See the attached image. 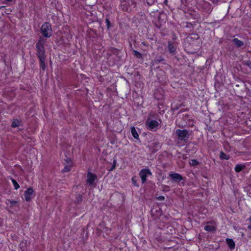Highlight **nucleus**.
I'll list each match as a JSON object with an SVG mask.
<instances>
[{"instance_id":"4","label":"nucleus","mask_w":251,"mask_h":251,"mask_svg":"<svg viewBox=\"0 0 251 251\" xmlns=\"http://www.w3.org/2000/svg\"><path fill=\"white\" fill-rule=\"evenodd\" d=\"M151 114H150L146 120V126L148 129L155 131L159 128V124L156 121L151 119Z\"/></svg>"},{"instance_id":"38","label":"nucleus","mask_w":251,"mask_h":251,"mask_svg":"<svg viewBox=\"0 0 251 251\" xmlns=\"http://www.w3.org/2000/svg\"><path fill=\"white\" fill-rule=\"evenodd\" d=\"M7 2H10L12 1V0H5Z\"/></svg>"},{"instance_id":"37","label":"nucleus","mask_w":251,"mask_h":251,"mask_svg":"<svg viewBox=\"0 0 251 251\" xmlns=\"http://www.w3.org/2000/svg\"><path fill=\"white\" fill-rule=\"evenodd\" d=\"M163 59H159V60H156V61H158L159 62H161V61H163Z\"/></svg>"},{"instance_id":"15","label":"nucleus","mask_w":251,"mask_h":251,"mask_svg":"<svg viewBox=\"0 0 251 251\" xmlns=\"http://www.w3.org/2000/svg\"><path fill=\"white\" fill-rule=\"evenodd\" d=\"M204 229L205 230L208 232H214L216 229L215 226L210 225L205 226L204 227Z\"/></svg>"},{"instance_id":"1","label":"nucleus","mask_w":251,"mask_h":251,"mask_svg":"<svg viewBox=\"0 0 251 251\" xmlns=\"http://www.w3.org/2000/svg\"><path fill=\"white\" fill-rule=\"evenodd\" d=\"M45 41L44 39L42 37H40L35 46L36 55L39 60L40 67L43 71L45 70L47 67L45 63L46 55L45 54Z\"/></svg>"},{"instance_id":"32","label":"nucleus","mask_w":251,"mask_h":251,"mask_svg":"<svg viewBox=\"0 0 251 251\" xmlns=\"http://www.w3.org/2000/svg\"><path fill=\"white\" fill-rule=\"evenodd\" d=\"M155 0H152L151 1H150V0H147V1L149 5H151L154 3Z\"/></svg>"},{"instance_id":"26","label":"nucleus","mask_w":251,"mask_h":251,"mask_svg":"<svg viewBox=\"0 0 251 251\" xmlns=\"http://www.w3.org/2000/svg\"><path fill=\"white\" fill-rule=\"evenodd\" d=\"M243 65L249 67L250 68V69H251V60L244 61L243 62Z\"/></svg>"},{"instance_id":"12","label":"nucleus","mask_w":251,"mask_h":251,"mask_svg":"<svg viewBox=\"0 0 251 251\" xmlns=\"http://www.w3.org/2000/svg\"><path fill=\"white\" fill-rule=\"evenodd\" d=\"M151 214L154 219H156L158 218L162 215V213L160 208H158V209H152L151 210Z\"/></svg>"},{"instance_id":"3","label":"nucleus","mask_w":251,"mask_h":251,"mask_svg":"<svg viewBox=\"0 0 251 251\" xmlns=\"http://www.w3.org/2000/svg\"><path fill=\"white\" fill-rule=\"evenodd\" d=\"M176 134L177 136V140L179 141L186 142L190 137V134L185 129H176Z\"/></svg>"},{"instance_id":"33","label":"nucleus","mask_w":251,"mask_h":251,"mask_svg":"<svg viewBox=\"0 0 251 251\" xmlns=\"http://www.w3.org/2000/svg\"><path fill=\"white\" fill-rule=\"evenodd\" d=\"M157 200L159 201H163L165 200V197L163 196H160L157 198Z\"/></svg>"},{"instance_id":"18","label":"nucleus","mask_w":251,"mask_h":251,"mask_svg":"<svg viewBox=\"0 0 251 251\" xmlns=\"http://www.w3.org/2000/svg\"><path fill=\"white\" fill-rule=\"evenodd\" d=\"M220 158L221 159L228 160L230 158V156L221 151L220 153Z\"/></svg>"},{"instance_id":"31","label":"nucleus","mask_w":251,"mask_h":251,"mask_svg":"<svg viewBox=\"0 0 251 251\" xmlns=\"http://www.w3.org/2000/svg\"><path fill=\"white\" fill-rule=\"evenodd\" d=\"M116 163V160H114V162H113V164L112 165V166H111V167L109 169V171H113L115 168Z\"/></svg>"},{"instance_id":"22","label":"nucleus","mask_w":251,"mask_h":251,"mask_svg":"<svg viewBox=\"0 0 251 251\" xmlns=\"http://www.w3.org/2000/svg\"><path fill=\"white\" fill-rule=\"evenodd\" d=\"M133 54L135 57H136L138 59H141L143 58L142 54L139 51L134 50H133Z\"/></svg>"},{"instance_id":"13","label":"nucleus","mask_w":251,"mask_h":251,"mask_svg":"<svg viewBox=\"0 0 251 251\" xmlns=\"http://www.w3.org/2000/svg\"><path fill=\"white\" fill-rule=\"evenodd\" d=\"M226 243L230 250H233L235 247V244L233 239L230 238L226 239Z\"/></svg>"},{"instance_id":"35","label":"nucleus","mask_w":251,"mask_h":251,"mask_svg":"<svg viewBox=\"0 0 251 251\" xmlns=\"http://www.w3.org/2000/svg\"><path fill=\"white\" fill-rule=\"evenodd\" d=\"M178 108H179V106H175L174 107H172V109L174 111L178 110Z\"/></svg>"},{"instance_id":"6","label":"nucleus","mask_w":251,"mask_h":251,"mask_svg":"<svg viewBox=\"0 0 251 251\" xmlns=\"http://www.w3.org/2000/svg\"><path fill=\"white\" fill-rule=\"evenodd\" d=\"M41 31L42 35L45 37L49 38L52 35L51 25L47 22H46L42 25Z\"/></svg>"},{"instance_id":"2","label":"nucleus","mask_w":251,"mask_h":251,"mask_svg":"<svg viewBox=\"0 0 251 251\" xmlns=\"http://www.w3.org/2000/svg\"><path fill=\"white\" fill-rule=\"evenodd\" d=\"M122 9L126 12L132 11L136 7V3L132 0H123L121 2Z\"/></svg>"},{"instance_id":"36","label":"nucleus","mask_w":251,"mask_h":251,"mask_svg":"<svg viewBox=\"0 0 251 251\" xmlns=\"http://www.w3.org/2000/svg\"><path fill=\"white\" fill-rule=\"evenodd\" d=\"M248 228L251 229V224L248 226Z\"/></svg>"},{"instance_id":"8","label":"nucleus","mask_w":251,"mask_h":251,"mask_svg":"<svg viewBox=\"0 0 251 251\" xmlns=\"http://www.w3.org/2000/svg\"><path fill=\"white\" fill-rule=\"evenodd\" d=\"M33 192H34V190L31 188H28L25 192L24 196H25V200L26 201H30L31 200V199L33 197Z\"/></svg>"},{"instance_id":"21","label":"nucleus","mask_w":251,"mask_h":251,"mask_svg":"<svg viewBox=\"0 0 251 251\" xmlns=\"http://www.w3.org/2000/svg\"><path fill=\"white\" fill-rule=\"evenodd\" d=\"M111 53L116 56H118L120 53V50L116 48H111L110 50Z\"/></svg>"},{"instance_id":"24","label":"nucleus","mask_w":251,"mask_h":251,"mask_svg":"<svg viewBox=\"0 0 251 251\" xmlns=\"http://www.w3.org/2000/svg\"><path fill=\"white\" fill-rule=\"evenodd\" d=\"M20 126V121L19 120H14L12 123L11 126L12 127H17Z\"/></svg>"},{"instance_id":"17","label":"nucleus","mask_w":251,"mask_h":251,"mask_svg":"<svg viewBox=\"0 0 251 251\" xmlns=\"http://www.w3.org/2000/svg\"><path fill=\"white\" fill-rule=\"evenodd\" d=\"M245 168V166L242 164H237L235 167V171L237 173L240 172Z\"/></svg>"},{"instance_id":"34","label":"nucleus","mask_w":251,"mask_h":251,"mask_svg":"<svg viewBox=\"0 0 251 251\" xmlns=\"http://www.w3.org/2000/svg\"><path fill=\"white\" fill-rule=\"evenodd\" d=\"M192 26V25L190 23H186L185 27L187 28H191Z\"/></svg>"},{"instance_id":"30","label":"nucleus","mask_w":251,"mask_h":251,"mask_svg":"<svg viewBox=\"0 0 251 251\" xmlns=\"http://www.w3.org/2000/svg\"><path fill=\"white\" fill-rule=\"evenodd\" d=\"M71 167L68 166H65L64 168L62 170L63 173L68 172L70 171Z\"/></svg>"},{"instance_id":"23","label":"nucleus","mask_w":251,"mask_h":251,"mask_svg":"<svg viewBox=\"0 0 251 251\" xmlns=\"http://www.w3.org/2000/svg\"><path fill=\"white\" fill-rule=\"evenodd\" d=\"M19 247L22 251H24L26 249V242L22 241L19 244Z\"/></svg>"},{"instance_id":"7","label":"nucleus","mask_w":251,"mask_h":251,"mask_svg":"<svg viewBox=\"0 0 251 251\" xmlns=\"http://www.w3.org/2000/svg\"><path fill=\"white\" fill-rule=\"evenodd\" d=\"M139 175L142 183H145L147 181V176H151L152 173L149 169H143L140 171Z\"/></svg>"},{"instance_id":"25","label":"nucleus","mask_w":251,"mask_h":251,"mask_svg":"<svg viewBox=\"0 0 251 251\" xmlns=\"http://www.w3.org/2000/svg\"><path fill=\"white\" fill-rule=\"evenodd\" d=\"M190 164L193 166H196L199 164V162L197 159H192L190 162Z\"/></svg>"},{"instance_id":"10","label":"nucleus","mask_w":251,"mask_h":251,"mask_svg":"<svg viewBox=\"0 0 251 251\" xmlns=\"http://www.w3.org/2000/svg\"><path fill=\"white\" fill-rule=\"evenodd\" d=\"M170 178L175 182L178 183L183 179V177L178 173H171L169 175Z\"/></svg>"},{"instance_id":"5","label":"nucleus","mask_w":251,"mask_h":251,"mask_svg":"<svg viewBox=\"0 0 251 251\" xmlns=\"http://www.w3.org/2000/svg\"><path fill=\"white\" fill-rule=\"evenodd\" d=\"M199 7L202 12L209 14L212 11L213 8L211 4L205 0H201L199 3Z\"/></svg>"},{"instance_id":"27","label":"nucleus","mask_w":251,"mask_h":251,"mask_svg":"<svg viewBox=\"0 0 251 251\" xmlns=\"http://www.w3.org/2000/svg\"><path fill=\"white\" fill-rule=\"evenodd\" d=\"M105 23L106 24V27H107V29H109L111 26V23H110L109 18H106Z\"/></svg>"},{"instance_id":"28","label":"nucleus","mask_w":251,"mask_h":251,"mask_svg":"<svg viewBox=\"0 0 251 251\" xmlns=\"http://www.w3.org/2000/svg\"><path fill=\"white\" fill-rule=\"evenodd\" d=\"M131 180H132V183L133 184V185L134 186H137V187L139 186V185H138V184L137 182L136 179V177H132Z\"/></svg>"},{"instance_id":"19","label":"nucleus","mask_w":251,"mask_h":251,"mask_svg":"<svg viewBox=\"0 0 251 251\" xmlns=\"http://www.w3.org/2000/svg\"><path fill=\"white\" fill-rule=\"evenodd\" d=\"M17 201H11L10 200L7 199L6 201V203L8 204L9 203L10 205L9 207L12 208L13 206L15 205L17 203Z\"/></svg>"},{"instance_id":"9","label":"nucleus","mask_w":251,"mask_h":251,"mask_svg":"<svg viewBox=\"0 0 251 251\" xmlns=\"http://www.w3.org/2000/svg\"><path fill=\"white\" fill-rule=\"evenodd\" d=\"M87 183L90 186H92L94 184L95 180L97 179V176L95 174L89 172L87 174Z\"/></svg>"},{"instance_id":"20","label":"nucleus","mask_w":251,"mask_h":251,"mask_svg":"<svg viewBox=\"0 0 251 251\" xmlns=\"http://www.w3.org/2000/svg\"><path fill=\"white\" fill-rule=\"evenodd\" d=\"M10 179L11 180L15 189L18 190L20 188V185L19 184L17 183L16 180L13 179L12 177H10Z\"/></svg>"},{"instance_id":"29","label":"nucleus","mask_w":251,"mask_h":251,"mask_svg":"<svg viewBox=\"0 0 251 251\" xmlns=\"http://www.w3.org/2000/svg\"><path fill=\"white\" fill-rule=\"evenodd\" d=\"M82 201V195L78 194L76 197V201L77 203H80Z\"/></svg>"},{"instance_id":"11","label":"nucleus","mask_w":251,"mask_h":251,"mask_svg":"<svg viewBox=\"0 0 251 251\" xmlns=\"http://www.w3.org/2000/svg\"><path fill=\"white\" fill-rule=\"evenodd\" d=\"M168 50L172 55H175L176 53V47L171 41L168 42Z\"/></svg>"},{"instance_id":"16","label":"nucleus","mask_w":251,"mask_h":251,"mask_svg":"<svg viewBox=\"0 0 251 251\" xmlns=\"http://www.w3.org/2000/svg\"><path fill=\"white\" fill-rule=\"evenodd\" d=\"M131 133L132 134V135L133 136V137L136 139H139V135L135 129V128L134 126H132L131 127Z\"/></svg>"},{"instance_id":"14","label":"nucleus","mask_w":251,"mask_h":251,"mask_svg":"<svg viewBox=\"0 0 251 251\" xmlns=\"http://www.w3.org/2000/svg\"><path fill=\"white\" fill-rule=\"evenodd\" d=\"M233 42L237 48H240L244 45V42L239 40L238 38L233 39Z\"/></svg>"}]
</instances>
